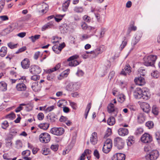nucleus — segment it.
Segmentation results:
<instances>
[{"instance_id": "4be33fe9", "label": "nucleus", "mask_w": 160, "mask_h": 160, "mask_svg": "<svg viewBox=\"0 0 160 160\" xmlns=\"http://www.w3.org/2000/svg\"><path fill=\"white\" fill-rule=\"evenodd\" d=\"M142 37L141 34L139 33L135 34L134 38L132 39V44L133 46L136 45L140 41Z\"/></svg>"}, {"instance_id": "8fccbe9b", "label": "nucleus", "mask_w": 160, "mask_h": 160, "mask_svg": "<svg viewBox=\"0 0 160 160\" xmlns=\"http://www.w3.org/2000/svg\"><path fill=\"white\" fill-rule=\"evenodd\" d=\"M112 130L110 128H108L106 132V134L104 136V138H106L111 134Z\"/></svg>"}, {"instance_id": "9d476101", "label": "nucleus", "mask_w": 160, "mask_h": 160, "mask_svg": "<svg viewBox=\"0 0 160 160\" xmlns=\"http://www.w3.org/2000/svg\"><path fill=\"white\" fill-rule=\"evenodd\" d=\"M29 71L32 74H39L41 72L40 68L37 65H32L31 66Z\"/></svg>"}, {"instance_id": "c03bdc74", "label": "nucleus", "mask_w": 160, "mask_h": 160, "mask_svg": "<svg viewBox=\"0 0 160 160\" xmlns=\"http://www.w3.org/2000/svg\"><path fill=\"white\" fill-rule=\"evenodd\" d=\"M155 138L157 142L159 144H160V132H157L155 134Z\"/></svg>"}, {"instance_id": "39448f33", "label": "nucleus", "mask_w": 160, "mask_h": 160, "mask_svg": "<svg viewBox=\"0 0 160 160\" xmlns=\"http://www.w3.org/2000/svg\"><path fill=\"white\" fill-rule=\"evenodd\" d=\"M107 109L108 112L111 113L112 116H117L118 112V109L114 106L113 103L111 102L108 105Z\"/></svg>"}, {"instance_id": "49530a36", "label": "nucleus", "mask_w": 160, "mask_h": 160, "mask_svg": "<svg viewBox=\"0 0 160 160\" xmlns=\"http://www.w3.org/2000/svg\"><path fill=\"white\" fill-rule=\"evenodd\" d=\"M5 4V1L4 0H0V13L3 10Z\"/></svg>"}, {"instance_id": "473e14b6", "label": "nucleus", "mask_w": 160, "mask_h": 160, "mask_svg": "<svg viewBox=\"0 0 160 160\" xmlns=\"http://www.w3.org/2000/svg\"><path fill=\"white\" fill-rule=\"evenodd\" d=\"M74 11L76 13H82L83 11V8L82 7L75 6L73 9Z\"/></svg>"}, {"instance_id": "13d9d810", "label": "nucleus", "mask_w": 160, "mask_h": 160, "mask_svg": "<svg viewBox=\"0 0 160 160\" xmlns=\"http://www.w3.org/2000/svg\"><path fill=\"white\" fill-rule=\"evenodd\" d=\"M151 75L155 78H157L159 76L158 72L157 71H154L152 73Z\"/></svg>"}, {"instance_id": "6ab92c4d", "label": "nucleus", "mask_w": 160, "mask_h": 160, "mask_svg": "<svg viewBox=\"0 0 160 160\" xmlns=\"http://www.w3.org/2000/svg\"><path fill=\"white\" fill-rule=\"evenodd\" d=\"M141 107L143 111L146 112H148L150 109L149 105L147 103L142 102L141 103Z\"/></svg>"}, {"instance_id": "412c9836", "label": "nucleus", "mask_w": 160, "mask_h": 160, "mask_svg": "<svg viewBox=\"0 0 160 160\" xmlns=\"http://www.w3.org/2000/svg\"><path fill=\"white\" fill-rule=\"evenodd\" d=\"M125 155L121 153H118L115 154L112 159V160H125Z\"/></svg>"}, {"instance_id": "69168bd1", "label": "nucleus", "mask_w": 160, "mask_h": 160, "mask_svg": "<svg viewBox=\"0 0 160 160\" xmlns=\"http://www.w3.org/2000/svg\"><path fill=\"white\" fill-rule=\"evenodd\" d=\"M95 16L97 21L99 22H102V20L99 14H95Z\"/></svg>"}, {"instance_id": "423d86ee", "label": "nucleus", "mask_w": 160, "mask_h": 160, "mask_svg": "<svg viewBox=\"0 0 160 160\" xmlns=\"http://www.w3.org/2000/svg\"><path fill=\"white\" fill-rule=\"evenodd\" d=\"M159 152L156 150H152L147 155L146 158L148 160H155L159 156Z\"/></svg>"}, {"instance_id": "a211bd4d", "label": "nucleus", "mask_w": 160, "mask_h": 160, "mask_svg": "<svg viewBox=\"0 0 160 160\" xmlns=\"http://www.w3.org/2000/svg\"><path fill=\"white\" fill-rule=\"evenodd\" d=\"M21 64L22 68L24 69L28 68L30 65V62L28 58H24L21 62Z\"/></svg>"}, {"instance_id": "a878e982", "label": "nucleus", "mask_w": 160, "mask_h": 160, "mask_svg": "<svg viewBox=\"0 0 160 160\" xmlns=\"http://www.w3.org/2000/svg\"><path fill=\"white\" fill-rule=\"evenodd\" d=\"M114 116L110 117L107 120V123L108 125L112 126L115 123V119Z\"/></svg>"}, {"instance_id": "bf43d9fd", "label": "nucleus", "mask_w": 160, "mask_h": 160, "mask_svg": "<svg viewBox=\"0 0 160 160\" xmlns=\"http://www.w3.org/2000/svg\"><path fill=\"white\" fill-rule=\"evenodd\" d=\"M143 130L142 128H138L136 130L135 133L136 135H138L141 134L143 132Z\"/></svg>"}, {"instance_id": "b1692460", "label": "nucleus", "mask_w": 160, "mask_h": 160, "mask_svg": "<svg viewBox=\"0 0 160 160\" xmlns=\"http://www.w3.org/2000/svg\"><path fill=\"white\" fill-rule=\"evenodd\" d=\"M53 26V24L52 22H48L42 27V31H44L48 29L52 28Z\"/></svg>"}, {"instance_id": "79ce46f5", "label": "nucleus", "mask_w": 160, "mask_h": 160, "mask_svg": "<svg viewBox=\"0 0 160 160\" xmlns=\"http://www.w3.org/2000/svg\"><path fill=\"white\" fill-rule=\"evenodd\" d=\"M146 126L148 128L151 129L153 127L154 123L152 122L149 121L146 123Z\"/></svg>"}, {"instance_id": "5701e85b", "label": "nucleus", "mask_w": 160, "mask_h": 160, "mask_svg": "<svg viewBox=\"0 0 160 160\" xmlns=\"http://www.w3.org/2000/svg\"><path fill=\"white\" fill-rule=\"evenodd\" d=\"M118 132L120 136H124L127 135L129 132L128 130L127 129L121 128L118 129Z\"/></svg>"}, {"instance_id": "2f4dec72", "label": "nucleus", "mask_w": 160, "mask_h": 160, "mask_svg": "<svg viewBox=\"0 0 160 160\" xmlns=\"http://www.w3.org/2000/svg\"><path fill=\"white\" fill-rule=\"evenodd\" d=\"M61 67V64L60 63L58 64L53 68L49 69L47 71L48 73H50L58 70Z\"/></svg>"}, {"instance_id": "bb28decb", "label": "nucleus", "mask_w": 160, "mask_h": 160, "mask_svg": "<svg viewBox=\"0 0 160 160\" xmlns=\"http://www.w3.org/2000/svg\"><path fill=\"white\" fill-rule=\"evenodd\" d=\"M7 84L4 81L0 82V90L5 91L7 90Z\"/></svg>"}, {"instance_id": "f257e3e1", "label": "nucleus", "mask_w": 160, "mask_h": 160, "mask_svg": "<svg viewBox=\"0 0 160 160\" xmlns=\"http://www.w3.org/2000/svg\"><path fill=\"white\" fill-rule=\"evenodd\" d=\"M157 56L152 55L148 56H145L143 59L144 64L147 66L154 65Z\"/></svg>"}, {"instance_id": "864d4df0", "label": "nucleus", "mask_w": 160, "mask_h": 160, "mask_svg": "<svg viewBox=\"0 0 160 160\" xmlns=\"http://www.w3.org/2000/svg\"><path fill=\"white\" fill-rule=\"evenodd\" d=\"M31 153V152L29 150H27L23 151L22 152V155L25 156H29Z\"/></svg>"}, {"instance_id": "c756f323", "label": "nucleus", "mask_w": 160, "mask_h": 160, "mask_svg": "<svg viewBox=\"0 0 160 160\" xmlns=\"http://www.w3.org/2000/svg\"><path fill=\"white\" fill-rule=\"evenodd\" d=\"M70 0H67L62 5V10L64 12H66L69 5L70 3Z\"/></svg>"}, {"instance_id": "338daca9", "label": "nucleus", "mask_w": 160, "mask_h": 160, "mask_svg": "<svg viewBox=\"0 0 160 160\" xmlns=\"http://www.w3.org/2000/svg\"><path fill=\"white\" fill-rule=\"evenodd\" d=\"M84 74V73L83 71L81 70H78L76 73L77 75L79 77L82 76Z\"/></svg>"}, {"instance_id": "603ef678", "label": "nucleus", "mask_w": 160, "mask_h": 160, "mask_svg": "<svg viewBox=\"0 0 160 160\" xmlns=\"http://www.w3.org/2000/svg\"><path fill=\"white\" fill-rule=\"evenodd\" d=\"M6 118L10 119H13L15 118V115L13 113H11L7 115Z\"/></svg>"}, {"instance_id": "6e6552de", "label": "nucleus", "mask_w": 160, "mask_h": 160, "mask_svg": "<svg viewBox=\"0 0 160 160\" xmlns=\"http://www.w3.org/2000/svg\"><path fill=\"white\" fill-rule=\"evenodd\" d=\"M50 132L54 135L60 136L62 135L64 132V129L61 127H54L51 129Z\"/></svg>"}, {"instance_id": "393cba45", "label": "nucleus", "mask_w": 160, "mask_h": 160, "mask_svg": "<svg viewBox=\"0 0 160 160\" xmlns=\"http://www.w3.org/2000/svg\"><path fill=\"white\" fill-rule=\"evenodd\" d=\"M135 142V139L132 136H130L127 139V143L128 146H130Z\"/></svg>"}, {"instance_id": "7ed1b4c3", "label": "nucleus", "mask_w": 160, "mask_h": 160, "mask_svg": "<svg viewBox=\"0 0 160 160\" xmlns=\"http://www.w3.org/2000/svg\"><path fill=\"white\" fill-rule=\"evenodd\" d=\"M80 88L79 85L75 82H70L66 87V89L70 92H74L78 90Z\"/></svg>"}, {"instance_id": "a19ab883", "label": "nucleus", "mask_w": 160, "mask_h": 160, "mask_svg": "<svg viewBox=\"0 0 160 160\" xmlns=\"http://www.w3.org/2000/svg\"><path fill=\"white\" fill-rule=\"evenodd\" d=\"M125 99V96L123 94H120L118 96V102L122 103Z\"/></svg>"}, {"instance_id": "72a5a7b5", "label": "nucleus", "mask_w": 160, "mask_h": 160, "mask_svg": "<svg viewBox=\"0 0 160 160\" xmlns=\"http://www.w3.org/2000/svg\"><path fill=\"white\" fill-rule=\"evenodd\" d=\"M42 153L43 155H47L50 153V150L49 148L44 147L42 148Z\"/></svg>"}, {"instance_id": "f704fd0d", "label": "nucleus", "mask_w": 160, "mask_h": 160, "mask_svg": "<svg viewBox=\"0 0 160 160\" xmlns=\"http://www.w3.org/2000/svg\"><path fill=\"white\" fill-rule=\"evenodd\" d=\"M49 126V124L47 123H41L38 125V127L41 129L46 130Z\"/></svg>"}, {"instance_id": "c9c22d12", "label": "nucleus", "mask_w": 160, "mask_h": 160, "mask_svg": "<svg viewBox=\"0 0 160 160\" xmlns=\"http://www.w3.org/2000/svg\"><path fill=\"white\" fill-rule=\"evenodd\" d=\"M94 51V55L92 56L93 58H95L98 56V55L101 53L102 51L101 50L100 48H98Z\"/></svg>"}, {"instance_id": "0eeeda50", "label": "nucleus", "mask_w": 160, "mask_h": 160, "mask_svg": "<svg viewBox=\"0 0 160 160\" xmlns=\"http://www.w3.org/2000/svg\"><path fill=\"white\" fill-rule=\"evenodd\" d=\"M40 141L42 143H47L49 142L51 139L50 135L47 133H43L40 134L39 136Z\"/></svg>"}, {"instance_id": "7c9ffc66", "label": "nucleus", "mask_w": 160, "mask_h": 160, "mask_svg": "<svg viewBox=\"0 0 160 160\" xmlns=\"http://www.w3.org/2000/svg\"><path fill=\"white\" fill-rule=\"evenodd\" d=\"M138 122L140 123H143L145 121V117L142 113H140L138 117Z\"/></svg>"}, {"instance_id": "3c124183", "label": "nucleus", "mask_w": 160, "mask_h": 160, "mask_svg": "<svg viewBox=\"0 0 160 160\" xmlns=\"http://www.w3.org/2000/svg\"><path fill=\"white\" fill-rule=\"evenodd\" d=\"M55 108V106L54 105H52L50 107H48L47 108H46L45 110V112H50L52 111Z\"/></svg>"}, {"instance_id": "f03ea898", "label": "nucleus", "mask_w": 160, "mask_h": 160, "mask_svg": "<svg viewBox=\"0 0 160 160\" xmlns=\"http://www.w3.org/2000/svg\"><path fill=\"white\" fill-rule=\"evenodd\" d=\"M114 143L115 146L119 150L123 149L125 145L124 140L120 137H117L114 139Z\"/></svg>"}, {"instance_id": "4d7b16f0", "label": "nucleus", "mask_w": 160, "mask_h": 160, "mask_svg": "<svg viewBox=\"0 0 160 160\" xmlns=\"http://www.w3.org/2000/svg\"><path fill=\"white\" fill-rule=\"evenodd\" d=\"M70 105L74 109H76L77 108V104L75 102L69 101Z\"/></svg>"}, {"instance_id": "4c0bfd02", "label": "nucleus", "mask_w": 160, "mask_h": 160, "mask_svg": "<svg viewBox=\"0 0 160 160\" xmlns=\"http://www.w3.org/2000/svg\"><path fill=\"white\" fill-rule=\"evenodd\" d=\"M138 73L141 75L144 76L146 74V71L143 68L141 67L138 70Z\"/></svg>"}, {"instance_id": "e2e57ef3", "label": "nucleus", "mask_w": 160, "mask_h": 160, "mask_svg": "<svg viewBox=\"0 0 160 160\" xmlns=\"http://www.w3.org/2000/svg\"><path fill=\"white\" fill-rule=\"evenodd\" d=\"M26 104L25 106H26V110L28 111H30L32 110V106L30 104Z\"/></svg>"}, {"instance_id": "aec40b11", "label": "nucleus", "mask_w": 160, "mask_h": 160, "mask_svg": "<svg viewBox=\"0 0 160 160\" xmlns=\"http://www.w3.org/2000/svg\"><path fill=\"white\" fill-rule=\"evenodd\" d=\"M48 5L45 3L43 2L41 4H39L38 6V9L39 10V12H40V9H41V12L43 13L46 12V11L47 10V8L48 7Z\"/></svg>"}, {"instance_id": "ea45409f", "label": "nucleus", "mask_w": 160, "mask_h": 160, "mask_svg": "<svg viewBox=\"0 0 160 160\" xmlns=\"http://www.w3.org/2000/svg\"><path fill=\"white\" fill-rule=\"evenodd\" d=\"M16 147L18 149L22 148V141L20 140H18L16 142Z\"/></svg>"}, {"instance_id": "2eb2a0df", "label": "nucleus", "mask_w": 160, "mask_h": 160, "mask_svg": "<svg viewBox=\"0 0 160 160\" xmlns=\"http://www.w3.org/2000/svg\"><path fill=\"white\" fill-rule=\"evenodd\" d=\"M134 82L136 84L139 86L143 85L145 83V82L144 78L140 77L136 78L134 79Z\"/></svg>"}, {"instance_id": "052dcab7", "label": "nucleus", "mask_w": 160, "mask_h": 160, "mask_svg": "<svg viewBox=\"0 0 160 160\" xmlns=\"http://www.w3.org/2000/svg\"><path fill=\"white\" fill-rule=\"evenodd\" d=\"M17 44H13L11 42H9L8 44V46L11 49H13L16 48Z\"/></svg>"}, {"instance_id": "cd10ccee", "label": "nucleus", "mask_w": 160, "mask_h": 160, "mask_svg": "<svg viewBox=\"0 0 160 160\" xmlns=\"http://www.w3.org/2000/svg\"><path fill=\"white\" fill-rule=\"evenodd\" d=\"M7 48L6 47H2L0 50V56L3 57L6 54L7 52Z\"/></svg>"}, {"instance_id": "09e8293b", "label": "nucleus", "mask_w": 160, "mask_h": 160, "mask_svg": "<svg viewBox=\"0 0 160 160\" xmlns=\"http://www.w3.org/2000/svg\"><path fill=\"white\" fill-rule=\"evenodd\" d=\"M127 44V41L126 40H124L122 41V43L119 47V49L121 50H122Z\"/></svg>"}, {"instance_id": "37998d69", "label": "nucleus", "mask_w": 160, "mask_h": 160, "mask_svg": "<svg viewBox=\"0 0 160 160\" xmlns=\"http://www.w3.org/2000/svg\"><path fill=\"white\" fill-rule=\"evenodd\" d=\"M56 116L54 113L52 112L50 113L49 117L51 122H54L56 120Z\"/></svg>"}, {"instance_id": "1a4fd4ad", "label": "nucleus", "mask_w": 160, "mask_h": 160, "mask_svg": "<svg viewBox=\"0 0 160 160\" xmlns=\"http://www.w3.org/2000/svg\"><path fill=\"white\" fill-rule=\"evenodd\" d=\"M78 56L77 55H73L69 58L67 61L69 62L68 65L71 67H75L79 64L78 61L76 60L78 58Z\"/></svg>"}, {"instance_id": "de8ad7c7", "label": "nucleus", "mask_w": 160, "mask_h": 160, "mask_svg": "<svg viewBox=\"0 0 160 160\" xmlns=\"http://www.w3.org/2000/svg\"><path fill=\"white\" fill-rule=\"evenodd\" d=\"M8 126L9 124L7 121H4L2 124V127L4 129H6Z\"/></svg>"}, {"instance_id": "dca6fc26", "label": "nucleus", "mask_w": 160, "mask_h": 160, "mask_svg": "<svg viewBox=\"0 0 160 160\" xmlns=\"http://www.w3.org/2000/svg\"><path fill=\"white\" fill-rule=\"evenodd\" d=\"M131 72V68L128 64L126 65L121 71L120 74L124 76L129 74Z\"/></svg>"}, {"instance_id": "e433bc0d", "label": "nucleus", "mask_w": 160, "mask_h": 160, "mask_svg": "<svg viewBox=\"0 0 160 160\" xmlns=\"http://www.w3.org/2000/svg\"><path fill=\"white\" fill-rule=\"evenodd\" d=\"M152 112L154 114L157 115L158 113V108L156 105H153L152 108Z\"/></svg>"}, {"instance_id": "4468645a", "label": "nucleus", "mask_w": 160, "mask_h": 160, "mask_svg": "<svg viewBox=\"0 0 160 160\" xmlns=\"http://www.w3.org/2000/svg\"><path fill=\"white\" fill-rule=\"evenodd\" d=\"M142 98L148 100L150 97L151 94L149 90L146 88H144L142 89Z\"/></svg>"}, {"instance_id": "f8f14e48", "label": "nucleus", "mask_w": 160, "mask_h": 160, "mask_svg": "<svg viewBox=\"0 0 160 160\" xmlns=\"http://www.w3.org/2000/svg\"><path fill=\"white\" fill-rule=\"evenodd\" d=\"M16 90L20 92L26 91L27 89L26 85L23 83H20L17 84L15 87Z\"/></svg>"}, {"instance_id": "20e7f679", "label": "nucleus", "mask_w": 160, "mask_h": 160, "mask_svg": "<svg viewBox=\"0 0 160 160\" xmlns=\"http://www.w3.org/2000/svg\"><path fill=\"white\" fill-rule=\"evenodd\" d=\"M112 147V141L111 139H108L104 142L102 148V151L104 153H108L110 151Z\"/></svg>"}, {"instance_id": "f3484780", "label": "nucleus", "mask_w": 160, "mask_h": 160, "mask_svg": "<svg viewBox=\"0 0 160 160\" xmlns=\"http://www.w3.org/2000/svg\"><path fill=\"white\" fill-rule=\"evenodd\" d=\"M142 89L140 88H137L133 92V95L136 99H141L142 98Z\"/></svg>"}, {"instance_id": "774afa93", "label": "nucleus", "mask_w": 160, "mask_h": 160, "mask_svg": "<svg viewBox=\"0 0 160 160\" xmlns=\"http://www.w3.org/2000/svg\"><path fill=\"white\" fill-rule=\"evenodd\" d=\"M38 118L40 120H42L44 118V115L43 113L41 112L39 113L38 115Z\"/></svg>"}, {"instance_id": "58836bf2", "label": "nucleus", "mask_w": 160, "mask_h": 160, "mask_svg": "<svg viewBox=\"0 0 160 160\" xmlns=\"http://www.w3.org/2000/svg\"><path fill=\"white\" fill-rule=\"evenodd\" d=\"M40 37V35H36L34 36H32L30 37L29 38L31 39L32 42H34L36 40L39 39Z\"/></svg>"}, {"instance_id": "ddd939ff", "label": "nucleus", "mask_w": 160, "mask_h": 160, "mask_svg": "<svg viewBox=\"0 0 160 160\" xmlns=\"http://www.w3.org/2000/svg\"><path fill=\"white\" fill-rule=\"evenodd\" d=\"M90 142L93 145H95L97 143L98 138L97 133L96 132H94L92 134L90 137Z\"/></svg>"}, {"instance_id": "5fc2aeb1", "label": "nucleus", "mask_w": 160, "mask_h": 160, "mask_svg": "<svg viewBox=\"0 0 160 160\" xmlns=\"http://www.w3.org/2000/svg\"><path fill=\"white\" fill-rule=\"evenodd\" d=\"M26 105V104L25 103H22L20 105V106L18 107L17 108L15 109V111L16 112H20L21 110L22 109V106H25Z\"/></svg>"}, {"instance_id": "a18cd8bd", "label": "nucleus", "mask_w": 160, "mask_h": 160, "mask_svg": "<svg viewBox=\"0 0 160 160\" xmlns=\"http://www.w3.org/2000/svg\"><path fill=\"white\" fill-rule=\"evenodd\" d=\"M53 50L56 53L59 54L61 52L57 45H54L52 48Z\"/></svg>"}, {"instance_id": "6e6d98bb", "label": "nucleus", "mask_w": 160, "mask_h": 160, "mask_svg": "<svg viewBox=\"0 0 160 160\" xmlns=\"http://www.w3.org/2000/svg\"><path fill=\"white\" fill-rule=\"evenodd\" d=\"M50 148L53 151H56L58 149V145L56 144H52Z\"/></svg>"}, {"instance_id": "c85d7f7f", "label": "nucleus", "mask_w": 160, "mask_h": 160, "mask_svg": "<svg viewBox=\"0 0 160 160\" xmlns=\"http://www.w3.org/2000/svg\"><path fill=\"white\" fill-rule=\"evenodd\" d=\"M31 88L33 90L34 92H38L40 90L38 86V83L36 82H33L32 83Z\"/></svg>"}, {"instance_id": "680f3d73", "label": "nucleus", "mask_w": 160, "mask_h": 160, "mask_svg": "<svg viewBox=\"0 0 160 160\" xmlns=\"http://www.w3.org/2000/svg\"><path fill=\"white\" fill-rule=\"evenodd\" d=\"M40 76L39 75H37L36 74L32 76L31 78V79L32 80H33L34 81H36L38 80L39 79Z\"/></svg>"}, {"instance_id": "9b49d317", "label": "nucleus", "mask_w": 160, "mask_h": 160, "mask_svg": "<svg viewBox=\"0 0 160 160\" xmlns=\"http://www.w3.org/2000/svg\"><path fill=\"white\" fill-rule=\"evenodd\" d=\"M141 139L142 142L147 143L151 142L152 140V138L149 134L145 133L142 135Z\"/></svg>"}, {"instance_id": "0e129e2a", "label": "nucleus", "mask_w": 160, "mask_h": 160, "mask_svg": "<svg viewBox=\"0 0 160 160\" xmlns=\"http://www.w3.org/2000/svg\"><path fill=\"white\" fill-rule=\"evenodd\" d=\"M151 148L148 145H146L144 148V151L146 152H149L151 151Z\"/></svg>"}]
</instances>
